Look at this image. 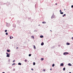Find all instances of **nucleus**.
<instances>
[{
	"instance_id": "f257e3e1",
	"label": "nucleus",
	"mask_w": 73,
	"mask_h": 73,
	"mask_svg": "<svg viewBox=\"0 0 73 73\" xmlns=\"http://www.w3.org/2000/svg\"><path fill=\"white\" fill-rule=\"evenodd\" d=\"M6 54H7L6 57H10V54H8V53H7Z\"/></svg>"
},
{
	"instance_id": "f03ea898",
	"label": "nucleus",
	"mask_w": 73,
	"mask_h": 73,
	"mask_svg": "<svg viewBox=\"0 0 73 73\" xmlns=\"http://www.w3.org/2000/svg\"><path fill=\"white\" fill-rule=\"evenodd\" d=\"M67 54H68V52H64L63 54H64V55H66Z\"/></svg>"
},
{
	"instance_id": "7ed1b4c3",
	"label": "nucleus",
	"mask_w": 73,
	"mask_h": 73,
	"mask_svg": "<svg viewBox=\"0 0 73 73\" xmlns=\"http://www.w3.org/2000/svg\"><path fill=\"white\" fill-rule=\"evenodd\" d=\"M60 66H64V64L63 63H61L60 64Z\"/></svg>"
},
{
	"instance_id": "20e7f679",
	"label": "nucleus",
	"mask_w": 73,
	"mask_h": 73,
	"mask_svg": "<svg viewBox=\"0 0 73 73\" xmlns=\"http://www.w3.org/2000/svg\"><path fill=\"white\" fill-rule=\"evenodd\" d=\"M18 65H21V63H18Z\"/></svg>"
},
{
	"instance_id": "39448f33",
	"label": "nucleus",
	"mask_w": 73,
	"mask_h": 73,
	"mask_svg": "<svg viewBox=\"0 0 73 73\" xmlns=\"http://www.w3.org/2000/svg\"><path fill=\"white\" fill-rule=\"evenodd\" d=\"M44 36L42 35H41L40 36V38H42V37H43Z\"/></svg>"
},
{
	"instance_id": "423d86ee",
	"label": "nucleus",
	"mask_w": 73,
	"mask_h": 73,
	"mask_svg": "<svg viewBox=\"0 0 73 73\" xmlns=\"http://www.w3.org/2000/svg\"><path fill=\"white\" fill-rule=\"evenodd\" d=\"M44 42H42V43L41 44V45H44Z\"/></svg>"
},
{
	"instance_id": "0eeeda50",
	"label": "nucleus",
	"mask_w": 73,
	"mask_h": 73,
	"mask_svg": "<svg viewBox=\"0 0 73 73\" xmlns=\"http://www.w3.org/2000/svg\"><path fill=\"white\" fill-rule=\"evenodd\" d=\"M69 66H72V64L70 63H69L68 64Z\"/></svg>"
},
{
	"instance_id": "6e6552de",
	"label": "nucleus",
	"mask_w": 73,
	"mask_h": 73,
	"mask_svg": "<svg viewBox=\"0 0 73 73\" xmlns=\"http://www.w3.org/2000/svg\"><path fill=\"white\" fill-rule=\"evenodd\" d=\"M41 61H43L44 60V58H41Z\"/></svg>"
},
{
	"instance_id": "1a4fd4ad",
	"label": "nucleus",
	"mask_w": 73,
	"mask_h": 73,
	"mask_svg": "<svg viewBox=\"0 0 73 73\" xmlns=\"http://www.w3.org/2000/svg\"><path fill=\"white\" fill-rule=\"evenodd\" d=\"M42 23H43V24H46V22H43Z\"/></svg>"
},
{
	"instance_id": "9d476101",
	"label": "nucleus",
	"mask_w": 73,
	"mask_h": 73,
	"mask_svg": "<svg viewBox=\"0 0 73 73\" xmlns=\"http://www.w3.org/2000/svg\"><path fill=\"white\" fill-rule=\"evenodd\" d=\"M34 49H36V46H35V45H34Z\"/></svg>"
},
{
	"instance_id": "9b49d317",
	"label": "nucleus",
	"mask_w": 73,
	"mask_h": 73,
	"mask_svg": "<svg viewBox=\"0 0 73 73\" xmlns=\"http://www.w3.org/2000/svg\"><path fill=\"white\" fill-rule=\"evenodd\" d=\"M60 13L62 15H63V14H64V12H60Z\"/></svg>"
},
{
	"instance_id": "f8f14e48",
	"label": "nucleus",
	"mask_w": 73,
	"mask_h": 73,
	"mask_svg": "<svg viewBox=\"0 0 73 73\" xmlns=\"http://www.w3.org/2000/svg\"><path fill=\"white\" fill-rule=\"evenodd\" d=\"M66 44H67V45H69L70 44V43H69L68 42H67V43H66Z\"/></svg>"
},
{
	"instance_id": "ddd939ff",
	"label": "nucleus",
	"mask_w": 73,
	"mask_h": 73,
	"mask_svg": "<svg viewBox=\"0 0 73 73\" xmlns=\"http://www.w3.org/2000/svg\"><path fill=\"white\" fill-rule=\"evenodd\" d=\"M7 52H10V50H7Z\"/></svg>"
},
{
	"instance_id": "4468645a",
	"label": "nucleus",
	"mask_w": 73,
	"mask_h": 73,
	"mask_svg": "<svg viewBox=\"0 0 73 73\" xmlns=\"http://www.w3.org/2000/svg\"><path fill=\"white\" fill-rule=\"evenodd\" d=\"M36 64V63H35V62H33V65H35V64Z\"/></svg>"
},
{
	"instance_id": "2eb2a0df",
	"label": "nucleus",
	"mask_w": 73,
	"mask_h": 73,
	"mask_svg": "<svg viewBox=\"0 0 73 73\" xmlns=\"http://www.w3.org/2000/svg\"><path fill=\"white\" fill-rule=\"evenodd\" d=\"M63 70H65V68H64L63 69Z\"/></svg>"
},
{
	"instance_id": "dca6fc26",
	"label": "nucleus",
	"mask_w": 73,
	"mask_h": 73,
	"mask_svg": "<svg viewBox=\"0 0 73 73\" xmlns=\"http://www.w3.org/2000/svg\"><path fill=\"white\" fill-rule=\"evenodd\" d=\"M52 67H54V64H53L52 65Z\"/></svg>"
},
{
	"instance_id": "f3484780",
	"label": "nucleus",
	"mask_w": 73,
	"mask_h": 73,
	"mask_svg": "<svg viewBox=\"0 0 73 73\" xmlns=\"http://www.w3.org/2000/svg\"><path fill=\"white\" fill-rule=\"evenodd\" d=\"M65 16H66V14H64V15L62 16V17H64Z\"/></svg>"
},
{
	"instance_id": "a211bd4d",
	"label": "nucleus",
	"mask_w": 73,
	"mask_h": 73,
	"mask_svg": "<svg viewBox=\"0 0 73 73\" xmlns=\"http://www.w3.org/2000/svg\"><path fill=\"white\" fill-rule=\"evenodd\" d=\"M31 37H32V38H33V39H34V36H31Z\"/></svg>"
},
{
	"instance_id": "6ab92c4d",
	"label": "nucleus",
	"mask_w": 73,
	"mask_h": 73,
	"mask_svg": "<svg viewBox=\"0 0 73 73\" xmlns=\"http://www.w3.org/2000/svg\"><path fill=\"white\" fill-rule=\"evenodd\" d=\"M16 65V63H13V64H12V65H13H13Z\"/></svg>"
},
{
	"instance_id": "aec40b11",
	"label": "nucleus",
	"mask_w": 73,
	"mask_h": 73,
	"mask_svg": "<svg viewBox=\"0 0 73 73\" xmlns=\"http://www.w3.org/2000/svg\"><path fill=\"white\" fill-rule=\"evenodd\" d=\"M25 62H27V59L25 60Z\"/></svg>"
},
{
	"instance_id": "412c9836",
	"label": "nucleus",
	"mask_w": 73,
	"mask_h": 73,
	"mask_svg": "<svg viewBox=\"0 0 73 73\" xmlns=\"http://www.w3.org/2000/svg\"><path fill=\"white\" fill-rule=\"evenodd\" d=\"M6 35H8V33H6Z\"/></svg>"
},
{
	"instance_id": "4be33fe9",
	"label": "nucleus",
	"mask_w": 73,
	"mask_h": 73,
	"mask_svg": "<svg viewBox=\"0 0 73 73\" xmlns=\"http://www.w3.org/2000/svg\"><path fill=\"white\" fill-rule=\"evenodd\" d=\"M29 56H31V54H29Z\"/></svg>"
},
{
	"instance_id": "5701e85b",
	"label": "nucleus",
	"mask_w": 73,
	"mask_h": 73,
	"mask_svg": "<svg viewBox=\"0 0 73 73\" xmlns=\"http://www.w3.org/2000/svg\"><path fill=\"white\" fill-rule=\"evenodd\" d=\"M15 62V60H14L13 62Z\"/></svg>"
},
{
	"instance_id": "b1692460",
	"label": "nucleus",
	"mask_w": 73,
	"mask_h": 73,
	"mask_svg": "<svg viewBox=\"0 0 73 73\" xmlns=\"http://www.w3.org/2000/svg\"><path fill=\"white\" fill-rule=\"evenodd\" d=\"M7 32V30H5V32Z\"/></svg>"
},
{
	"instance_id": "393cba45",
	"label": "nucleus",
	"mask_w": 73,
	"mask_h": 73,
	"mask_svg": "<svg viewBox=\"0 0 73 73\" xmlns=\"http://www.w3.org/2000/svg\"><path fill=\"white\" fill-rule=\"evenodd\" d=\"M71 8H73V5H72L71 6Z\"/></svg>"
},
{
	"instance_id": "a878e982",
	"label": "nucleus",
	"mask_w": 73,
	"mask_h": 73,
	"mask_svg": "<svg viewBox=\"0 0 73 73\" xmlns=\"http://www.w3.org/2000/svg\"><path fill=\"white\" fill-rule=\"evenodd\" d=\"M60 12H62V11H61V10H60Z\"/></svg>"
},
{
	"instance_id": "bb28decb",
	"label": "nucleus",
	"mask_w": 73,
	"mask_h": 73,
	"mask_svg": "<svg viewBox=\"0 0 73 73\" xmlns=\"http://www.w3.org/2000/svg\"><path fill=\"white\" fill-rule=\"evenodd\" d=\"M10 39H12V38H11V36H10Z\"/></svg>"
},
{
	"instance_id": "cd10ccee",
	"label": "nucleus",
	"mask_w": 73,
	"mask_h": 73,
	"mask_svg": "<svg viewBox=\"0 0 73 73\" xmlns=\"http://www.w3.org/2000/svg\"><path fill=\"white\" fill-rule=\"evenodd\" d=\"M71 39H72V40H73V37L71 38Z\"/></svg>"
},
{
	"instance_id": "c85d7f7f",
	"label": "nucleus",
	"mask_w": 73,
	"mask_h": 73,
	"mask_svg": "<svg viewBox=\"0 0 73 73\" xmlns=\"http://www.w3.org/2000/svg\"><path fill=\"white\" fill-rule=\"evenodd\" d=\"M43 71H44V72H45V70H43Z\"/></svg>"
},
{
	"instance_id": "c756f323",
	"label": "nucleus",
	"mask_w": 73,
	"mask_h": 73,
	"mask_svg": "<svg viewBox=\"0 0 73 73\" xmlns=\"http://www.w3.org/2000/svg\"><path fill=\"white\" fill-rule=\"evenodd\" d=\"M31 70H33V68H31Z\"/></svg>"
},
{
	"instance_id": "7c9ffc66",
	"label": "nucleus",
	"mask_w": 73,
	"mask_h": 73,
	"mask_svg": "<svg viewBox=\"0 0 73 73\" xmlns=\"http://www.w3.org/2000/svg\"><path fill=\"white\" fill-rule=\"evenodd\" d=\"M18 47H17V49H18Z\"/></svg>"
},
{
	"instance_id": "2f4dec72",
	"label": "nucleus",
	"mask_w": 73,
	"mask_h": 73,
	"mask_svg": "<svg viewBox=\"0 0 73 73\" xmlns=\"http://www.w3.org/2000/svg\"><path fill=\"white\" fill-rule=\"evenodd\" d=\"M55 4H56V5H57V3H56Z\"/></svg>"
},
{
	"instance_id": "473e14b6",
	"label": "nucleus",
	"mask_w": 73,
	"mask_h": 73,
	"mask_svg": "<svg viewBox=\"0 0 73 73\" xmlns=\"http://www.w3.org/2000/svg\"><path fill=\"white\" fill-rule=\"evenodd\" d=\"M50 32H52V30H50Z\"/></svg>"
},
{
	"instance_id": "72a5a7b5",
	"label": "nucleus",
	"mask_w": 73,
	"mask_h": 73,
	"mask_svg": "<svg viewBox=\"0 0 73 73\" xmlns=\"http://www.w3.org/2000/svg\"><path fill=\"white\" fill-rule=\"evenodd\" d=\"M52 68L50 69V70H52Z\"/></svg>"
},
{
	"instance_id": "f704fd0d",
	"label": "nucleus",
	"mask_w": 73,
	"mask_h": 73,
	"mask_svg": "<svg viewBox=\"0 0 73 73\" xmlns=\"http://www.w3.org/2000/svg\"><path fill=\"white\" fill-rule=\"evenodd\" d=\"M2 73H5V72H2Z\"/></svg>"
},
{
	"instance_id": "c9c22d12",
	"label": "nucleus",
	"mask_w": 73,
	"mask_h": 73,
	"mask_svg": "<svg viewBox=\"0 0 73 73\" xmlns=\"http://www.w3.org/2000/svg\"><path fill=\"white\" fill-rule=\"evenodd\" d=\"M13 38V37H12V38Z\"/></svg>"
},
{
	"instance_id": "e433bc0d",
	"label": "nucleus",
	"mask_w": 73,
	"mask_h": 73,
	"mask_svg": "<svg viewBox=\"0 0 73 73\" xmlns=\"http://www.w3.org/2000/svg\"><path fill=\"white\" fill-rule=\"evenodd\" d=\"M69 73H71V72H70Z\"/></svg>"
}]
</instances>
